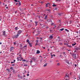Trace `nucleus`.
I'll return each mask as SVG.
<instances>
[{
  "mask_svg": "<svg viewBox=\"0 0 80 80\" xmlns=\"http://www.w3.org/2000/svg\"><path fill=\"white\" fill-rule=\"evenodd\" d=\"M2 35L3 36V37H7V35H6V31H2Z\"/></svg>",
  "mask_w": 80,
  "mask_h": 80,
  "instance_id": "1",
  "label": "nucleus"
},
{
  "mask_svg": "<svg viewBox=\"0 0 80 80\" xmlns=\"http://www.w3.org/2000/svg\"><path fill=\"white\" fill-rule=\"evenodd\" d=\"M14 2H18V4L19 5V6H20L22 5V4L21 3V2H20V0H14Z\"/></svg>",
  "mask_w": 80,
  "mask_h": 80,
  "instance_id": "2",
  "label": "nucleus"
},
{
  "mask_svg": "<svg viewBox=\"0 0 80 80\" xmlns=\"http://www.w3.org/2000/svg\"><path fill=\"white\" fill-rule=\"evenodd\" d=\"M78 50H80V47H77L75 48L74 52H78Z\"/></svg>",
  "mask_w": 80,
  "mask_h": 80,
  "instance_id": "3",
  "label": "nucleus"
},
{
  "mask_svg": "<svg viewBox=\"0 0 80 80\" xmlns=\"http://www.w3.org/2000/svg\"><path fill=\"white\" fill-rule=\"evenodd\" d=\"M22 32H23V31H22V30H19L17 33V34L18 35H20V34H22Z\"/></svg>",
  "mask_w": 80,
  "mask_h": 80,
  "instance_id": "4",
  "label": "nucleus"
},
{
  "mask_svg": "<svg viewBox=\"0 0 80 80\" xmlns=\"http://www.w3.org/2000/svg\"><path fill=\"white\" fill-rule=\"evenodd\" d=\"M18 36H19V35L17 34L14 35L13 36V38L14 39H15V38H18Z\"/></svg>",
  "mask_w": 80,
  "mask_h": 80,
  "instance_id": "5",
  "label": "nucleus"
},
{
  "mask_svg": "<svg viewBox=\"0 0 80 80\" xmlns=\"http://www.w3.org/2000/svg\"><path fill=\"white\" fill-rule=\"evenodd\" d=\"M64 45H67V47H68V48H71V47H72V45H68V44L67 43H64Z\"/></svg>",
  "mask_w": 80,
  "mask_h": 80,
  "instance_id": "6",
  "label": "nucleus"
},
{
  "mask_svg": "<svg viewBox=\"0 0 80 80\" xmlns=\"http://www.w3.org/2000/svg\"><path fill=\"white\" fill-rule=\"evenodd\" d=\"M39 22L38 21H37V22L35 21L34 22V23H35V27H37V25H38Z\"/></svg>",
  "mask_w": 80,
  "mask_h": 80,
  "instance_id": "7",
  "label": "nucleus"
},
{
  "mask_svg": "<svg viewBox=\"0 0 80 80\" xmlns=\"http://www.w3.org/2000/svg\"><path fill=\"white\" fill-rule=\"evenodd\" d=\"M18 77L19 78H21V79H22V78H22V76H20L19 74L18 75Z\"/></svg>",
  "mask_w": 80,
  "mask_h": 80,
  "instance_id": "8",
  "label": "nucleus"
},
{
  "mask_svg": "<svg viewBox=\"0 0 80 80\" xmlns=\"http://www.w3.org/2000/svg\"><path fill=\"white\" fill-rule=\"evenodd\" d=\"M49 38L51 40H52L53 38V35H50L49 37Z\"/></svg>",
  "mask_w": 80,
  "mask_h": 80,
  "instance_id": "9",
  "label": "nucleus"
},
{
  "mask_svg": "<svg viewBox=\"0 0 80 80\" xmlns=\"http://www.w3.org/2000/svg\"><path fill=\"white\" fill-rule=\"evenodd\" d=\"M36 54H39L40 53V51L38 50H36Z\"/></svg>",
  "mask_w": 80,
  "mask_h": 80,
  "instance_id": "10",
  "label": "nucleus"
},
{
  "mask_svg": "<svg viewBox=\"0 0 80 80\" xmlns=\"http://www.w3.org/2000/svg\"><path fill=\"white\" fill-rule=\"evenodd\" d=\"M41 17V18L39 19V21H42V20H43V16H42Z\"/></svg>",
  "mask_w": 80,
  "mask_h": 80,
  "instance_id": "11",
  "label": "nucleus"
},
{
  "mask_svg": "<svg viewBox=\"0 0 80 80\" xmlns=\"http://www.w3.org/2000/svg\"><path fill=\"white\" fill-rule=\"evenodd\" d=\"M27 48V45H25L22 48V49H23V48Z\"/></svg>",
  "mask_w": 80,
  "mask_h": 80,
  "instance_id": "12",
  "label": "nucleus"
},
{
  "mask_svg": "<svg viewBox=\"0 0 80 80\" xmlns=\"http://www.w3.org/2000/svg\"><path fill=\"white\" fill-rule=\"evenodd\" d=\"M59 45L60 46H62V45H63V43L60 42L59 43Z\"/></svg>",
  "mask_w": 80,
  "mask_h": 80,
  "instance_id": "13",
  "label": "nucleus"
},
{
  "mask_svg": "<svg viewBox=\"0 0 80 80\" xmlns=\"http://www.w3.org/2000/svg\"><path fill=\"white\" fill-rule=\"evenodd\" d=\"M41 16V15H39V16H37V17L38 18L40 19V18H41L42 17Z\"/></svg>",
  "mask_w": 80,
  "mask_h": 80,
  "instance_id": "14",
  "label": "nucleus"
},
{
  "mask_svg": "<svg viewBox=\"0 0 80 80\" xmlns=\"http://www.w3.org/2000/svg\"><path fill=\"white\" fill-rule=\"evenodd\" d=\"M68 77V78H69V76H68V73H66V76H65V77Z\"/></svg>",
  "mask_w": 80,
  "mask_h": 80,
  "instance_id": "15",
  "label": "nucleus"
},
{
  "mask_svg": "<svg viewBox=\"0 0 80 80\" xmlns=\"http://www.w3.org/2000/svg\"><path fill=\"white\" fill-rule=\"evenodd\" d=\"M28 45H29L30 47H32V44L30 43L28 44Z\"/></svg>",
  "mask_w": 80,
  "mask_h": 80,
  "instance_id": "16",
  "label": "nucleus"
},
{
  "mask_svg": "<svg viewBox=\"0 0 80 80\" xmlns=\"http://www.w3.org/2000/svg\"><path fill=\"white\" fill-rule=\"evenodd\" d=\"M14 49V48L13 47H11L10 48L11 51L13 50Z\"/></svg>",
  "mask_w": 80,
  "mask_h": 80,
  "instance_id": "17",
  "label": "nucleus"
},
{
  "mask_svg": "<svg viewBox=\"0 0 80 80\" xmlns=\"http://www.w3.org/2000/svg\"><path fill=\"white\" fill-rule=\"evenodd\" d=\"M47 16H48V14L45 16V17L44 18V19H45V20H47V19L48 18V17H47Z\"/></svg>",
  "mask_w": 80,
  "mask_h": 80,
  "instance_id": "18",
  "label": "nucleus"
},
{
  "mask_svg": "<svg viewBox=\"0 0 80 80\" xmlns=\"http://www.w3.org/2000/svg\"><path fill=\"white\" fill-rule=\"evenodd\" d=\"M47 11H48V12H51V10L49 8V9H47Z\"/></svg>",
  "mask_w": 80,
  "mask_h": 80,
  "instance_id": "19",
  "label": "nucleus"
},
{
  "mask_svg": "<svg viewBox=\"0 0 80 80\" xmlns=\"http://www.w3.org/2000/svg\"><path fill=\"white\" fill-rule=\"evenodd\" d=\"M58 14V15H59V17H60L62 15V13H59Z\"/></svg>",
  "mask_w": 80,
  "mask_h": 80,
  "instance_id": "20",
  "label": "nucleus"
},
{
  "mask_svg": "<svg viewBox=\"0 0 80 80\" xmlns=\"http://www.w3.org/2000/svg\"><path fill=\"white\" fill-rule=\"evenodd\" d=\"M54 25V26H53V28H57V25L55 24Z\"/></svg>",
  "mask_w": 80,
  "mask_h": 80,
  "instance_id": "21",
  "label": "nucleus"
},
{
  "mask_svg": "<svg viewBox=\"0 0 80 80\" xmlns=\"http://www.w3.org/2000/svg\"><path fill=\"white\" fill-rule=\"evenodd\" d=\"M76 44H77V43H75L74 44L72 43V47H74V46H75V45H76Z\"/></svg>",
  "mask_w": 80,
  "mask_h": 80,
  "instance_id": "22",
  "label": "nucleus"
},
{
  "mask_svg": "<svg viewBox=\"0 0 80 80\" xmlns=\"http://www.w3.org/2000/svg\"><path fill=\"white\" fill-rule=\"evenodd\" d=\"M66 63H67L68 64H69L70 63H69V62H68V61L67 60H66Z\"/></svg>",
  "mask_w": 80,
  "mask_h": 80,
  "instance_id": "23",
  "label": "nucleus"
},
{
  "mask_svg": "<svg viewBox=\"0 0 80 80\" xmlns=\"http://www.w3.org/2000/svg\"><path fill=\"white\" fill-rule=\"evenodd\" d=\"M15 30H18V27H16L15 28Z\"/></svg>",
  "mask_w": 80,
  "mask_h": 80,
  "instance_id": "24",
  "label": "nucleus"
},
{
  "mask_svg": "<svg viewBox=\"0 0 80 80\" xmlns=\"http://www.w3.org/2000/svg\"><path fill=\"white\" fill-rule=\"evenodd\" d=\"M52 7H55L57 6V5L55 4H53V5H52Z\"/></svg>",
  "mask_w": 80,
  "mask_h": 80,
  "instance_id": "25",
  "label": "nucleus"
},
{
  "mask_svg": "<svg viewBox=\"0 0 80 80\" xmlns=\"http://www.w3.org/2000/svg\"><path fill=\"white\" fill-rule=\"evenodd\" d=\"M27 42H28V44H29V43H30V41H29V40H28V39L27 40Z\"/></svg>",
  "mask_w": 80,
  "mask_h": 80,
  "instance_id": "26",
  "label": "nucleus"
},
{
  "mask_svg": "<svg viewBox=\"0 0 80 80\" xmlns=\"http://www.w3.org/2000/svg\"><path fill=\"white\" fill-rule=\"evenodd\" d=\"M62 54L64 56H65V55H66V53H65V52H63Z\"/></svg>",
  "mask_w": 80,
  "mask_h": 80,
  "instance_id": "27",
  "label": "nucleus"
},
{
  "mask_svg": "<svg viewBox=\"0 0 80 80\" xmlns=\"http://www.w3.org/2000/svg\"><path fill=\"white\" fill-rule=\"evenodd\" d=\"M32 60H34V61H35L36 60V59H35V58L33 57L32 58Z\"/></svg>",
  "mask_w": 80,
  "mask_h": 80,
  "instance_id": "28",
  "label": "nucleus"
},
{
  "mask_svg": "<svg viewBox=\"0 0 80 80\" xmlns=\"http://www.w3.org/2000/svg\"><path fill=\"white\" fill-rule=\"evenodd\" d=\"M64 30V28H62L60 29L59 30L60 31H63Z\"/></svg>",
  "mask_w": 80,
  "mask_h": 80,
  "instance_id": "29",
  "label": "nucleus"
},
{
  "mask_svg": "<svg viewBox=\"0 0 80 80\" xmlns=\"http://www.w3.org/2000/svg\"><path fill=\"white\" fill-rule=\"evenodd\" d=\"M55 23H54V22H52V23L51 24V26H53V25H54V24Z\"/></svg>",
  "mask_w": 80,
  "mask_h": 80,
  "instance_id": "30",
  "label": "nucleus"
},
{
  "mask_svg": "<svg viewBox=\"0 0 80 80\" xmlns=\"http://www.w3.org/2000/svg\"><path fill=\"white\" fill-rule=\"evenodd\" d=\"M60 1H61V0H56V2H60Z\"/></svg>",
  "mask_w": 80,
  "mask_h": 80,
  "instance_id": "31",
  "label": "nucleus"
},
{
  "mask_svg": "<svg viewBox=\"0 0 80 80\" xmlns=\"http://www.w3.org/2000/svg\"><path fill=\"white\" fill-rule=\"evenodd\" d=\"M29 62H30V63H32V62H33V61H32V60H31Z\"/></svg>",
  "mask_w": 80,
  "mask_h": 80,
  "instance_id": "32",
  "label": "nucleus"
},
{
  "mask_svg": "<svg viewBox=\"0 0 80 80\" xmlns=\"http://www.w3.org/2000/svg\"><path fill=\"white\" fill-rule=\"evenodd\" d=\"M47 63H45V64L44 65L43 67H46V66H47Z\"/></svg>",
  "mask_w": 80,
  "mask_h": 80,
  "instance_id": "33",
  "label": "nucleus"
},
{
  "mask_svg": "<svg viewBox=\"0 0 80 80\" xmlns=\"http://www.w3.org/2000/svg\"><path fill=\"white\" fill-rule=\"evenodd\" d=\"M12 72L13 73H15V70L14 69H12Z\"/></svg>",
  "mask_w": 80,
  "mask_h": 80,
  "instance_id": "34",
  "label": "nucleus"
},
{
  "mask_svg": "<svg viewBox=\"0 0 80 80\" xmlns=\"http://www.w3.org/2000/svg\"><path fill=\"white\" fill-rule=\"evenodd\" d=\"M45 4H46L45 7H48V4H47V3H46Z\"/></svg>",
  "mask_w": 80,
  "mask_h": 80,
  "instance_id": "35",
  "label": "nucleus"
},
{
  "mask_svg": "<svg viewBox=\"0 0 80 80\" xmlns=\"http://www.w3.org/2000/svg\"><path fill=\"white\" fill-rule=\"evenodd\" d=\"M78 80H79L80 79V75H79V76H78Z\"/></svg>",
  "mask_w": 80,
  "mask_h": 80,
  "instance_id": "36",
  "label": "nucleus"
},
{
  "mask_svg": "<svg viewBox=\"0 0 80 80\" xmlns=\"http://www.w3.org/2000/svg\"><path fill=\"white\" fill-rule=\"evenodd\" d=\"M43 25V23L42 22H41L40 23V26H42Z\"/></svg>",
  "mask_w": 80,
  "mask_h": 80,
  "instance_id": "37",
  "label": "nucleus"
},
{
  "mask_svg": "<svg viewBox=\"0 0 80 80\" xmlns=\"http://www.w3.org/2000/svg\"><path fill=\"white\" fill-rule=\"evenodd\" d=\"M2 16H0V21L2 20Z\"/></svg>",
  "mask_w": 80,
  "mask_h": 80,
  "instance_id": "38",
  "label": "nucleus"
},
{
  "mask_svg": "<svg viewBox=\"0 0 80 80\" xmlns=\"http://www.w3.org/2000/svg\"><path fill=\"white\" fill-rule=\"evenodd\" d=\"M36 43H38V40H36Z\"/></svg>",
  "mask_w": 80,
  "mask_h": 80,
  "instance_id": "39",
  "label": "nucleus"
},
{
  "mask_svg": "<svg viewBox=\"0 0 80 80\" xmlns=\"http://www.w3.org/2000/svg\"><path fill=\"white\" fill-rule=\"evenodd\" d=\"M22 62H26V60L23 59L22 60Z\"/></svg>",
  "mask_w": 80,
  "mask_h": 80,
  "instance_id": "40",
  "label": "nucleus"
},
{
  "mask_svg": "<svg viewBox=\"0 0 80 80\" xmlns=\"http://www.w3.org/2000/svg\"><path fill=\"white\" fill-rule=\"evenodd\" d=\"M35 46H37V45H38V43L36 42V43H35Z\"/></svg>",
  "mask_w": 80,
  "mask_h": 80,
  "instance_id": "41",
  "label": "nucleus"
},
{
  "mask_svg": "<svg viewBox=\"0 0 80 80\" xmlns=\"http://www.w3.org/2000/svg\"><path fill=\"white\" fill-rule=\"evenodd\" d=\"M15 63H13L12 64V67H14V66H15Z\"/></svg>",
  "mask_w": 80,
  "mask_h": 80,
  "instance_id": "42",
  "label": "nucleus"
},
{
  "mask_svg": "<svg viewBox=\"0 0 80 80\" xmlns=\"http://www.w3.org/2000/svg\"><path fill=\"white\" fill-rule=\"evenodd\" d=\"M57 65L58 66H60V63H58L57 64Z\"/></svg>",
  "mask_w": 80,
  "mask_h": 80,
  "instance_id": "43",
  "label": "nucleus"
},
{
  "mask_svg": "<svg viewBox=\"0 0 80 80\" xmlns=\"http://www.w3.org/2000/svg\"><path fill=\"white\" fill-rule=\"evenodd\" d=\"M19 56H20L19 58H22V55L21 54H19Z\"/></svg>",
  "mask_w": 80,
  "mask_h": 80,
  "instance_id": "44",
  "label": "nucleus"
},
{
  "mask_svg": "<svg viewBox=\"0 0 80 80\" xmlns=\"http://www.w3.org/2000/svg\"><path fill=\"white\" fill-rule=\"evenodd\" d=\"M13 67H11L10 68V69H12V70H13Z\"/></svg>",
  "mask_w": 80,
  "mask_h": 80,
  "instance_id": "45",
  "label": "nucleus"
},
{
  "mask_svg": "<svg viewBox=\"0 0 80 80\" xmlns=\"http://www.w3.org/2000/svg\"><path fill=\"white\" fill-rule=\"evenodd\" d=\"M16 42H17V41H16L15 42H14V45H16Z\"/></svg>",
  "mask_w": 80,
  "mask_h": 80,
  "instance_id": "46",
  "label": "nucleus"
},
{
  "mask_svg": "<svg viewBox=\"0 0 80 80\" xmlns=\"http://www.w3.org/2000/svg\"><path fill=\"white\" fill-rule=\"evenodd\" d=\"M6 70H7V71H8V72H10V70L9 69H7Z\"/></svg>",
  "mask_w": 80,
  "mask_h": 80,
  "instance_id": "47",
  "label": "nucleus"
},
{
  "mask_svg": "<svg viewBox=\"0 0 80 80\" xmlns=\"http://www.w3.org/2000/svg\"><path fill=\"white\" fill-rule=\"evenodd\" d=\"M58 9V8H54V10H57Z\"/></svg>",
  "mask_w": 80,
  "mask_h": 80,
  "instance_id": "48",
  "label": "nucleus"
},
{
  "mask_svg": "<svg viewBox=\"0 0 80 80\" xmlns=\"http://www.w3.org/2000/svg\"><path fill=\"white\" fill-rule=\"evenodd\" d=\"M64 43H67V41H64Z\"/></svg>",
  "mask_w": 80,
  "mask_h": 80,
  "instance_id": "49",
  "label": "nucleus"
},
{
  "mask_svg": "<svg viewBox=\"0 0 80 80\" xmlns=\"http://www.w3.org/2000/svg\"><path fill=\"white\" fill-rule=\"evenodd\" d=\"M20 48H22V45H20Z\"/></svg>",
  "mask_w": 80,
  "mask_h": 80,
  "instance_id": "50",
  "label": "nucleus"
},
{
  "mask_svg": "<svg viewBox=\"0 0 80 80\" xmlns=\"http://www.w3.org/2000/svg\"><path fill=\"white\" fill-rule=\"evenodd\" d=\"M58 38L59 39H60V37L59 36L58 37Z\"/></svg>",
  "mask_w": 80,
  "mask_h": 80,
  "instance_id": "51",
  "label": "nucleus"
},
{
  "mask_svg": "<svg viewBox=\"0 0 80 80\" xmlns=\"http://www.w3.org/2000/svg\"><path fill=\"white\" fill-rule=\"evenodd\" d=\"M74 57L75 58H76V54H75Z\"/></svg>",
  "mask_w": 80,
  "mask_h": 80,
  "instance_id": "52",
  "label": "nucleus"
},
{
  "mask_svg": "<svg viewBox=\"0 0 80 80\" xmlns=\"http://www.w3.org/2000/svg\"><path fill=\"white\" fill-rule=\"evenodd\" d=\"M74 66H75V67H77V64H74Z\"/></svg>",
  "mask_w": 80,
  "mask_h": 80,
  "instance_id": "53",
  "label": "nucleus"
},
{
  "mask_svg": "<svg viewBox=\"0 0 80 80\" xmlns=\"http://www.w3.org/2000/svg\"><path fill=\"white\" fill-rule=\"evenodd\" d=\"M77 27H80V25H77Z\"/></svg>",
  "mask_w": 80,
  "mask_h": 80,
  "instance_id": "54",
  "label": "nucleus"
},
{
  "mask_svg": "<svg viewBox=\"0 0 80 80\" xmlns=\"http://www.w3.org/2000/svg\"><path fill=\"white\" fill-rule=\"evenodd\" d=\"M33 15H36L35 13H33Z\"/></svg>",
  "mask_w": 80,
  "mask_h": 80,
  "instance_id": "55",
  "label": "nucleus"
},
{
  "mask_svg": "<svg viewBox=\"0 0 80 80\" xmlns=\"http://www.w3.org/2000/svg\"><path fill=\"white\" fill-rule=\"evenodd\" d=\"M51 56H54V57H55V54H53L52 55H51Z\"/></svg>",
  "mask_w": 80,
  "mask_h": 80,
  "instance_id": "56",
  "label": "nucleus"
},
{
  "mask_svg": "<svg viewBox=\"0 0 80 80\" xmlns=\"http://www.w3.org/2000/svg\"><path fill=\"white\" fill-rule=\"evenodd\" d=\"M6 9H8V7H6Z\"/></svg>",
  "mask_w": 80,
  "mask_h": 80,
  "instance_id": "57",
  "label": "nucleus"
},
{
  "mask_svg": "<svg viewBox=\"0 0 80 80\" xmlns=\"http://www.w3.org/2000/svg\"><path fill=\"white\" fill-rule=\"evenodd\" d=\"M47 4H48L49 5H50V3H47Z\"/></svg>",
  "mask_w": 80,
  "mask_h": 80,
  "instance_id": "58",
  "label": "nucleus"
},
{
  "mask_svg": "<svg viewBox=\"0 0 80 80\" xmlns=\"http://www.w3.org/2000/svg\"><path fill=\"white\" fill-rule=\"evenodd\" d=\"M59 23H61V21H60V20H59Z\"/></svg>",
  "mask_w": 80,
  "mask_h": 80,
  "instance_id": "59",
  "label": "nucleus"
},
{
  "mask_svg": "<svg viewBox=\"0 0 80 80\" xmlns=\"http://www.w3.org/2000/svg\"><path fill=\"white\" fill-rule=\"evenodd\" d=\"M40 43V44H43V42H41Z\"/></svg>",
  "mask_w": 80,
  "mask_h": 80,
  "instance_id": "60",
  "label": "nucleus"
},
{
  "mask_svg": "<svg viewBox=\"0 0 80 80\" xmlns=\"http://www.w3.org/2000/svg\"><path fill=\"white\" fill-rule=\"evenodd\" d=\"M41 4H43V1H41Z\"/></svg>",
  "mask_w": 80,
  "mask_h": 80,
  "instance_id": "61",
  "label": "nucleus"
},
{
  "mask_svg": "<svg viewBox=\"0 0 80 80\" xmlns=\"http://www.w3.org/2000/svg\"><path fill=\"white\" fill-rule=\"evenodd\" d=\"M75 55V54H73L72 55V56H74Z\"/></svg>",
  "mask_w": 80,
  "mask_h": 80,
  "instance_id": "62",
  "label": "nucleus"
},
{
  "mask_svg": "<svg viewBox=\"0 0 80 80\" xmlns=\"http://www.w3.org/2000/svg\"><path fill=\"white\" fill-rule=\"evenodd\" d=\"M23 78L25 77V75H24L23 76Z\"/></svg>",
  "mask_w": 80,
  "mask_h": 80,
  "instance_id": "63",
  "label": "nucleus"
},
{
  "mask_svg": "<svg viewBox=\"0 0 80 80\" xmlns=\"http://www.w3.org/2000/svg\"><path fill=\"white\" fill-rule=\"evenodd\" d=\"M19 58H19V57H18L17 58V60H18V59H19Z\"/></svg>",
  "mask_w": 80,
  "mask_h": 80,
  "instance_id": "64",
  "label": "nucleus"
}]
</instances>
